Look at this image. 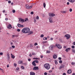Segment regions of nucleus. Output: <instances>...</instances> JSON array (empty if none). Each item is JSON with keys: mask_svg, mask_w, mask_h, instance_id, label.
<instances>
[{"mask_svg": "<svg viewBox=\"0 0 75 75\" xmlns=\"http://www.w3.org/2000/svg\"><path fill=\"white\" fill-rule=\"evenodd\" d=\"M49 49L50 50H53V47H49Z\"/></svg>", "mask_w": 75, "mask_h": 75, "instance_id": "20", "label": "nucleus"}, {"mask_svg": "<svg viewBox=\"0 0 75 75\" xmlns=\"http://www.w3.org/2000/svg\"><path fill=\"white\" fill-rule=\"evenodd\" d=\"M32 65H33V66H36V64L35 63V61H33L32 62Z\"/></svg>", "mask_w": 75, "mask_h": 75, "instance_id": "14", "label": "nucleus"}, {"mask_svg": "<svg viewBox=\"0 0 75 75\" xmlns=\"http://www.w3.org/2000/svg\"><path fill=\"white\" fill-rule=\"evenodd\" d=\"M7 57L8 60H9L10 59V55L8 53L7 54Z\"/></svg>", "mask_w": 75, "mask_h": 75, "instance_id": "15", "label": "nucleus"}, {"mask_svg": "<svg viewBox=\"0 0 75 75\" xmlns=\"http://www.w3.org/2000/svg\"><path fill=\"white\" fill-rule=\"evenodd\" d=\"M11 1H8V3H9V4L11 3Z\"/></svg>", "mask_w": 75, "mask_h": 75, "instance_id": "49", "label": "nucleus"}, {"mask_svg": "<svg viewBox=\"0 0 75 75\" xmlns=\"http://www.w3.org/2000/svg\"><path fill=\"white\" fill-rule=\"evenodd\" d=\"M40 57L41 58H43V55H42Z\"/></svg>", "mask_w": 75, "mask_h": 75, "instance_id": "57", "label": "nucleus"}, {"mask_svg": "<svg viewBox=\"0 0 75 75\" xmlns=\"http://www.w3.org/2000/svg\"><path fill=\"white\" fill-rule=\"evenodd\" d=\"M62 13H67V12H66V11H62Z\"/></svg>", "mask_w": 75, "mask_h": 75, "instance_id": "39", "label": "nucleus"}, {"mask_svg": "<svg viewBox=\"0 0 75 75\" xmlns=\"http://www.w3.org/2000/svg\"><path fill=\"white\" fill-rule=\"evenodd\" d=\"M19 67H17L16 68V69L17 70H18V69H19Z\"/></svg>", "mask_w": 75, "mask_h": 75, "instance_id": "52", "label": "nucleus"}, {"mask_svg": "<svg viewBox=\"0 0 75 75\" xmlns=\"http://www.w3.org/2000/svg\"><path fill=\"white\" fill-rule=\"evenodd\" d=\"M47 38H50V36H48L47 37Z\"/></svg>", "mask_w": 75, "mask_h": 75, "instance_id": "59", "label": "nucleus"}, {"mask_svg": "<svg viewBox=\"0 0 75 75\" xmlns=\"http://www.w3.org/2000/svg\"><path fill=\"white\" fill-rule=\"evenodd\" d=\"M28 61H31V59H28Z\"/></svg>", "mask_w": 75, "mask_h": 75, "instance_id": "48", "label": "nucleus"}, {"mask_svg": "<svg viewBox=\"0 0 75 75\" xmlns=\"http://www.w3.org/2000/svg\"><path fill=\"white\" fill-rule=\"evenodd\" d=\"M33 70H38V67H34L33 69Z\"/></svg>", "mask_w": 75, "mask_h": 75, "instance_id": "10", "label": "nucleus"}, {"mask_svg": "<svg viewBox=\"0 0 75 75\" xmlns=\"http://www.w3.org/2000/svg\"><path fill=\"white\" fill-rule=\"evenodd\" d=\"M36 19L37 20H38V19H39V17H38V16H37L36 17Z\"/></svg>", "mask_w": 75, "mask_h": 75, "instance_id": "35", "label": "nucleus"}, {"mask_svg": "<svg viewBox=\"0 0 75 75\" xmlns=\"http://www.w3.org/2000/svg\"><path fill=\"white\" fill-rule=\"evenodd\" d=\"M28 21V18H26L25 20L22 19H19V21H21L22 23H24V22H25V21Z\"/></svg>", "mask_w": 75, "mask_h": 75, "instance_id": "3", "label": "nucleus"}, {"mask_svg": "<svg viewBox=\"0 0 75 75\" xmlns=\"http://www.w3.org/2000/svg\"><path fill=\"white\" fill-rule=\"evenodd\" d=\"M50 51H48V50H47L46 52V53H48L49 54H50Z\"/></svg>", "mask_w": 75, "mask_h": 75, "instance_id": "25", "label": "nucleus"}, {"mask_svg": "<svg viewBox=\"0 0 75 75\" xmlns=\"http://www.w3.org/2000/svg\"><path fill=\"white\" fill-rule=\"evenodd\" d=\"M7 68H8V67H9V64H7Z\"/></svg>", "mask_w": 75, "mask_h": 75, "instance_id": "51", "label": "nucleus"}, {"mask_svg": "<svg viewBox=\"0 0 75 75\" xmlns=\"http://www.w3.org/2000/svg\"><path fill=\"white\" fill-rule=\"evenodd\" d=\"M21 68L22 69H24V66H21Z\"/></svg>", "mask_w": 75, "mask_h": 75, "instance_id": "38", "label": "nucleus"}, {"mask_svg": "<svg viewBox=\"0 0 75 75\" xmlns=\"http://www.w3.org/2000/svg\"><path fill=\"white\" fill-rule=\"evenodd\" d=\"M72 51L73 53H75V50L74 49H72Z\"/></svg>", "mask_w": 75, "mask_h": 75, "instance_id": "23", "label": "nucleus"}, {"mask_svg": "<svg viewBox=\"0 0 75 75\" xmlns=\"http://www.w3.org/2000/svg\"><path fill=\"white\" fill-rule=\"evenodd\" d=\"M49 20L50 23H53V20H52V18L51 17H50L49 18Z\"/></svg>", "mask_w": 75, "mask_h": 75, "instance_id": "7", "label": "nucleus"}, {"mask_svg": "<svg viewBox=\"0 0 75 75\" xmlns=\"http://www.w3.org/2000/svg\"><path fill=\"white\" fill-rule=\"evenodd\" d=\"M71 65H74V64H75V63L74 62H72L71 63Z\"/></svg>", "mask_w": 75, "mask_h": 75, "instance_id": "31", "label": "nucleus"}, {"mask_svg": "<svg viewBox=\"0 0 75 75\" xmlns=\"http://www.w3.org/2000/svg\"><path fill=\"white\" fill-rule=\"evenodd\" d=\"M8 18H5V20H6V21H7V20H8Z\"/></svg>", "mask_w": 75, "mask_h": 75, "instance_id": "56", "label": "nucleus"}, {"mask_svg": "<svg viewBox=\"0 0 75 75\" xmlns=\"http://www.w3.org/2000/svg\"><path fill=\"white\" fill-rule=\"evenodd\" d=\"M73 45H75V42H73Z\"/></svg>", "mask_w": 75, "mask_h": 75, "instance_id": "53", "label": "nucleus"}, {"mask_svg": "<svg viewBox=\"0 0 75 75\" xmlns=\"http://www.w3.org/2000/svg\"><path fill=\"white\" fill-rule=\"evenodd\" d=\"M18 26L19 27H24L23 25H21L19 24H18Z\"/></svg>", "mask_w": 75, "mask_h": 75, "instance_id": "12", "label": "nucleus"}, {"mask_svg": "<svg viewBox=\"0 0 75 75\" xmlns=\"http://www.w3.org/2000/svg\"><path fill=\"white\" fill-rule=\"evenodd\" d=\"M43 40H47V38L46 37H44L43 38Z\"/></svg>", "mask_w": 75, "mask_h": 75, "instance_id": "24", "label": "nucleus"}, {"mask_svg": "<svg viewBox=\"0 0 75 75\" xmlns=\"http://www.w3.org/2000/svg\"><path fill=\"white\" fill-rule=\"evenodd\" d=\"M7 28L8 29H11L12 28V26H11V25L9 24V25L7 27Z\"/></svg>", "mask_w": 75, "mask_h": 75, "instance_id": "9", "label": "nucleus"}, {"mask_svg": "<svg viewBox=\"0 0 75 75\" xmlns=\"http://www.w3.org/2000/svg\"><path fill=\"white\" fill-rule=\"evenodd\" d=\"M42 42L43 44H44V43H47V41H43Z\"/></svg>", "mask_w": 75, "mask_h": 75, "instance_id": "27", "label": "nucleus"}, {"mask_svg": "<svg viewBox=\"0 0 75 75\" xmlns=\"http://www.w3.org/2000/svg\"><path fill=\"white\" fill-rule=\"evenodd\" d=\"M29 56L30 57H32V54H30L29 55Z\"/></svg>", "mask_w": 75, "mask_h": 75, "instance_id": "60", "label": "nucleus"}, {"mask_svg": "<svg viewBox=\"0 0 75 75\" xmlns=\"http://www.w3.org/2000/svg\"><path fill=\"white\" fill-rule=\"evenodd\" d=\"M26 8L27 9H31L33 8V5H31V6H28V5L27 4L26 5Z\"/></svg>", "mask_w": 75, "mask_h": 75, "instance_id": "5", "label": "nucleus"}, {"mask_svg": "<svg viewBox=\"0 0 75 75\" xmlns=\"http://www.w3.org/2000/svg\"><path fill=\"white\" fill-rule=\"evenodd\" d=\"M62 47L61 45L59 44L56 43L55 45H52L51 46V47Z\"/></svg>", "mask_w": 75, "mask_h": 75, "instance_id": "4", "label": "nucleus"}, {"mask_svg": "<svg viewBox=\"0 0 75 75\" xmlns=\"http://www.w3.org/2000/svg\"><path fill=\"white\" fill-rule=\"evenodd\" d=\"M50 40H53V38H50Z\"/></svg>", "mask_w": 75, "mask_h": 75, "instance_id": "63", "label": "nucleus"}, {"mask_svg": "<svg viewBox=\"0 0 75 75\" xmlns=\"http://www.w3.org/2000/svg\"><path fill=\"white\" fill-rule=\"evenodd\" d=\"M38 45V43H35L34 44V45L36 46V45Z\"/></svg>", "mask_w": 75, "mask_h": 75, "instance_id": "33", "label": "nucleus"}, {"mask_svg": "<svg viewBox=\"0 0 75 75\" xmlns=\"http://www.w3.org/2000/svg\"><path fill=\"white\" fill-rule=\"evenodd\" d=\"M58 59L59 60H61V57H59V58Z\"/></svg>", "mask_w": 75, "mask_h": 75, "instance_id": "47", "label": "nucleus"}, {"mask_svg": "<svg viewBox=\"0 0 75 75\" xmlns=\"http://www.w3.org/2000/svg\"><path fill=\"white\" fill-rule=\"evenodd\" d=\"M3 54V52H0V55H2Z\"/></svg>", "mask_w": 75, "mask_h": 75, "instance_id": "41", "label": "nucleus"}, {"mask_svg": "<svg viewBox=\"0 0 75 75\" xmlns=\"http://www.w3.org/2000/svg\"><path fill=\"white\" fill-rule=\"evenodd\" d=\"M72 72V71L71 70H69L67 71V73L68 74H71Z\"/></svg>", "mask_w": 75, "mask_h": 75, "instance_id": "17", "label": "nucleus"}, {"mask_svg": "<svg viewBox=\"0 0 75 75\" xmlns=\"http://www.w3.org/2000/svg\"><path fill=\"white\" fill-rule=\"evenodd\" d=\"M61 67L62 68H64V67H65V66H64V65H63Z\"/></svg>", "mask_w": 75, "mask_h": 75, "instance_id": "44", "label": "nucleus"}, {"mask_svg": "<svg viewBox=\"0 0 75 75\" xmlns=\"http://www.w3.org/2000/svg\"><path fill=\"white\" fill-rule=\"evenodd\" d=\"M44 67L46 69H49L50 68V64H46L44 65Z\"/></svg>", "mask_w": 75, "mask_h": 75, "instance_id": "2", "label": "nucleus"}, {"mask_svg": "<svg viewBox=\"0 0 75 75\" xmlns=\"http://www.w3.org/2000/svg\"><path fill=\"white\" fill-rule=\"evenodd\" d=\"M55 64L56 65H57L58 64V62L57 61H55Z\"/></svg>", "mask_w": 75, "mask_h": 75, "instance_id": "43", "label": "nucleus"}, {"mask_svg": "<svg viewBox=\"0 0 75 75\" xmlns=\"http://www.w3.org/2000/svg\"><path fill=\"white\" fill-rule=\"evenodd\" d=\"M33 59H38V58H34Z\"/></svg>", "mask_w": 75, "mask_h": 75, "instance_id": "36", "label": "nucleus"}, {"mask_svg": "<svg viewBox=\"0 0 75 75\" xmlns=\"http://www.w3.org/2000/svg\"><path fill=\"white\" fill-rule=\"evenodd\" d=\"M33 33V32L30 31V35L31 34H32Z\"/></svg>", "mask_w": 75, "mask_h": 75, "instance_id": "29", "label": "nucleus"}, {"mask_svg": "<svg viewBox=\"0 0 75 75\" xmlns=\"http://www.w3.org/2000/svg\"><path fill=\"white\" fill-rule=\"evenodd\" d=\"M12 12L13 13H16V10H13L12 11Z\"/></svg>", "mask_w": 75, "mask_h": 75, "instance_id": "30", "label": "nucleus"}, {"mask_svg": "<svg viewBox=\"0 0 75 75\" xmlns=\"http://www.w3.org/2000/svg\"><path fill=\"white\" fill-rule=\"evenodd\" d=\"M53 57L54 59H56L57 58V56L55 55H53Z\"/></svg>", "mask_w": 75, "mask_h": 75, "instance_id": "16", "label": "nucleus"}, {"mask_svg": "<svg viewBox=\"0 0 75 75\" xmlns=\"http://www.w3.org/2000/svg\"><path fill=\"white\" fill-rule=\"evenodd\" d=\"M62 67L61 66V67H60L59 68V69H62Z\"/></svg>", "mask_w": 75, "mask_h": 75, "instance_id": "50", "label": "nucleus"}, {"mask_svg": "<svg viewBox=\"0 0 75 75\" xmlns=\"http://www.w3.org/2000/svg\"><path fill=\"white\" fill-rule=\"evenodd\" d=\"M72 11V8H70L69 9V11H70V12H71V11Z\"/></svg>", "mask_w": 75, "mask_h": 75, "instance_id": "37", "label": "nucleus"}, {"mask_svg": "<svg viewBox=\"0 0 75 75\" xmlns=\"http://www.w3.org/2000/svg\"><path fill=\"white\" fill-rule=\"evenodd\" d=\"M71 50V48H68L66 49V52H68V51H69Z\"/></svg>", "mask_w": 75, "mask_h": 75, "instance_id": "11", "label": "nucleus"}, {"mask_svg": "<svg viewBox=\"0 0 75 75\" xmlns=\"http://www.w3.org/2000/svg\"><path fill=\"white\" fill-rule=\"evenodd\" d=\"M65 37L66 38L67 40H68L71 37V36H70V35H69L67 34L65 35Z\"/></svg>", "mask_w": 75, "mask_h": 75, "instance_id": "6", "label": "nucleus"}, {"mask_svg": "<svg viewBox=\"0 0 75 75\" xmlns=\"http://www.w3.org/2000/svg\"><path fill=\"white\" fill-rule=\"evenodd\" d=\"M30 75H35V73H34V72L33 71H31L30 73Z\"/></svg>", "mask_w": 75, "mask_h": 75, "instance_id": "13", "label": "nucleus"}, {"mask_svg": "<svg viewBox=\"0 0 75 75\" xmlns=\"http://www.w3.org/2000/svg\"><path fill=\"white\" fill-rule=\"evenodd\" d=\"M14 66H15V67H16L17 66V64H16V63H14Z\"/></svg>", "mask_w": 75, "mask_h": 75, "instance_id": "42", "label": "nucleus"}, {"mask_svg": "<svg viewBox=\"0 0 75 75\" xmlns=\"http://www.w3.org/2000/svg\"><path fill=\"white\" fill-rule=\"evenodd\" d=\"M16 37V35H12V38H14V37Z\"/></svg>", "mask_w": 75, "mask_h": 75, "instance_id": "34", "label": "nucleus"}, {"mask_svg": "<svg viewBox=\"0 0 75 75\" xmlns=\"http://www.w3.org/2000/svg\"><path fill=\"white\" fill-rule=\"evenodd\" d=\"M62 62V60H61L59 61V63H60V64H61Z\"/></svg>", "mask_w": 75, "mask_h": 75, "instance_id": "32", "label": "nucleus"}, {"mask_svg": "<svg viewBox=\"0 0 75 75\" xmlns=\"http://www.w3.org/2000/svg\"><path fill=\"white\" fill-rule=\"evenodd\" d=\"M17 31H18V32H20V29H18L17 30Z\"/></svg>", "mask_w": 75, "mask_h": 75, "instance_id": "40", "label": "nucleus"}, {"mask_svg": "<svg viewBox=\"0 0 75 75\" xmlns=\"http://www.w3.org/2000/svg\"><path fill=\"white\" fill-rule=\"evenodd\" d=\"M49 16H50V17H51H51H54L55 16V15L54 13H49Z\"/></svg>", "mask_w": 75, "mask_h": 75, "instance_id": "8", "label": "nucleus"}, {"mask_svg": "<svg viewBox=\"0 0 75 75\" xmlns=\"http://www.w3.org/2000/svg\"><path fill=\"white\" fill-rule=\"evenodd\" d=\"M30 13L31 14H34V12L33 11L31 12Z\"/></svg>", "mask_w": 75, "mask_h": 75, "instance_id": "45", "label": "nucleus"}, {"mask_svg": "<svg viewBox=\"0 0 75 75\" xmlns=\"http://www.w3.org/2000/svg\"><path fill=\"white\" fill-rule=\"evenodd\" d=\"M22 62H22V61H19L18 62V64H21V63H22Z\"/></svg>", "mask_w": 75, "mask_h": 75, "instance_id": "28", "label": "nucleus"}, {"mask_svg": "<svg viewBox=\"0 0 75 75\" xmlns=\"http://www.w3.org/2000/svg\"><path fill=\"white\" fill-rule=\"evenodd\" d=\"M34 61H35V62H36V63H38V61L37 60H34Z\"/></svg>", "mask_w": 75, "mask_h": 75, "instance_id": "22", "label": "nucleus"}, {"mask_svg": "<svg viewBox=\"0 0 75 75\" xmlns=\"http://www.w3.org/2000/svg\"><path fill=\"white\" fill-rule=\"evenodd\" d=\"M69 1L71 2V3H74L75 1V0H69Z\"/></svg>", "mask_w": 75, "mask_h": 75, "instance_id": "18", "label": "nucleus"}, {"mask_svg": "<svg viewBox=\"0 0 75 75\" xmlns=\"http://www.w3.org/2000/svg\"><path fill=\"white\" fill-rule=\"evenodd\" d=\"M35 53H32V55H35Z\"/></svg>", "mask_w": 75, "mask_h": 75, "instance_id": "54", "label": "nucleus"}, {"mask_svg": "<svg viewBox=\"0 0 75 75\" xmlns=\"http://www.w3.org/2000/svg\"><path fill=\"white\" fill-rule=\"evenodd\" d=\"M44 35L43 34L41 35H40V37L41 38H43V37H44Z\"/></svg>", "mask_w": 75, "mask_h": 75, "instance_id": "26", "label": "nucleus"}, {"mask_svg": "<svg viewBox=\"0 0 75 75\" xmlns=\"http://www.w3.org/2000/svg\"><path fill=\"white\" fill-rule=\"evenodd\" d=\"M11 55L12 58L13 59H14V58H15V56H14V55L12 54H11Z\"/></svg>", "mask_w": 75, "mask_h": 75, "instance_id": "19", "label": "nucleus"}, {"mask_svg": "<svg viewBox=\"0 0 75 75\" xmlns=\"http://www.w3.org/2000/svg\"><path fill=\"white\" fill-rule=\"evenodd\" d=\"M63 75H66V73H63Z\"/></svg>", "mask_w": 75, "mask_h": 75, "instance_id": "58", "label": "nucleus"}, {"mask_svg": "<svg viewBox=\"0 0 75 75\" xmlns=\"http://www.w3.org/2000/svg\"><path fill=\"white\" fill-rule=\"evenodd\" d=\"M30 28H25L22 30V32L23 33H28L30 32Z\"/></svg>", "mask_w": 75, "mask_h": 75, "instance_id": "1", "label": "nucleus"}, {"mask_svg": "<svg viewBox=\"0 0 75 75\" xmlns=\"http://www.w3.org/2000/svg\"><path fill=\"white\" fill-rule=\"evenodd\" d=\"M57 48H58L59 49H61V48H62V47H58Z\"/></svg>", "mask_w": 75, "mask_h": 75, "instance_id": "61", "label": "nucleus"}, {"mask_svg": "<svg viewBox=\"0 0 75 75\" xmlns=\"http://www.w3.org/2000/svg\"><path fill=\"white\" fill-rule=\"evenodd\" d=\"M44 74L45 75H47V72H45Z\"/></svg>", "mask_w": 75, "mask_h": 75, "instance_id": "46", "label": "nucleus"}, {"mask_svg": "<svg viewBox=\"0 0 75 75\" xmlns=\"http://www.w3.org/2000/svg\"><path fill=\"white\" fill-rule=\"evenodd\" d=\"M11 45H13V42H11Z\"/></svg>", "mask_w": 75, "mask_h": 75, "instance_id": "62", "label": "nucleus"}, {"mask_svg": "<svg viewBox=\"0 0 75 75\" xmlns=\"http://www.w3.org/2000/svg\"><path fill=\"white\" fill-rule=\"evenodd\" d=\"M45 6H46V4H45V3H44L43 4V7L44 8H45Z\"/></svg>", "mask_w": 75, "mask_h": 75, "instance_id": "21", "label": "nucleus"}, {"mask_svg": "<svg viewBox=\"0 0 75 75\" xmlns=\"http://www.w3.org/2000/svg\"><path fill=\"white\" fill-rule=\"evenodd\" d=\"M67 5H69V2H68L67 3Z\"/></svg>", "mask_w": 75, "mask_h": 75, "instance_id": "55", "label": "nucleus"}, {"mask_svg": "<svg viewBox=\"0 0 75 75\" xmlns=\"http://www.w3.org/2000/svg\"><path fill=\"white\" fill-rule=\"evenodd\" d=\"M49 72H50V73L52 72V71H49Z\"/></svg>", "mask_w": 75, "mask_h": 75, "instance_id": "64", "label": "nucleus"}]
</instances>
